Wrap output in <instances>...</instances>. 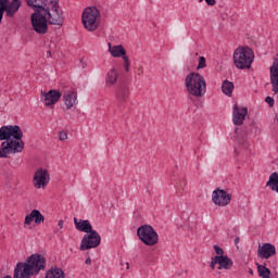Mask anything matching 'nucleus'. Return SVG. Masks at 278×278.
<instances>
[{
  "label": "nucleus",
  "instance_id": "obj_1",
  "mask_svg": "<svg viewBox=\"0 0 278 278\" xmlns=\"http://www.w3.org/2000/svg\"><path fill=\"white\" fill-rule=\"evenodd\" d=\"M28 8H33L35 12H41L50 25L64 24V15L60 11L58 0H26Z\"/></svg>",
  "mask_w": 278,
  "mask_h": 278
},
{
  "label": "nucleus",
  "instance_id": "obj_2",
  "mask_svg": "<svg viewBox=\"0 0 278 278\" xmlns=\"http://www.w3.org/2000/svg\"><path fill=\"white\" fill-rule=\"evenodd\" d=\"M47 260L40 254H33L26 263H17L14 269V278H31V275H38L45 270Z\"/></svg>",
  "mask_w": 278,
  "mask_h": 278
},
{
  "label": "nucleus",
  "instance_id": "obj_3",
  "mask_svg": "<svg viewBox=\"0 0 278 278\" xmlns=\"http://www.w3.org/2000/svg\"><path fill=\"white\" fill-rule=\"evenodd\" d=\"M185 88L191 97H195L198 99L205 97V92H207L205 77L197 72L189 73L185 77Z\"/></svg>",
  "mask_w": 278,
  "mask_h": 278
},
{
  "label": "nucleus",
  "instance_id": "obj_4",
  "mask_svg": "<svg viewBox=\"0 0 278 278\" xmlns=\"http://www.w3.org/2000/svg\"><path fill=\"white\" fill-rule=\"evenodd\" d=\"M81 23L87 31H97L101 25V10L97 7H87L83 11Z\"/></svg>",
  "mask_w": 278,
  "mask_h": 278
},
{
  "label": "nucleus",
  "instance_id": "obj_5",
  "mask_svg": "<svg viewBox=\"0 0 278 278\" xmlns=\"http://www.w3.org/2000/svg\"><path fill=\"white\" fill-rule=\"evenodd\" d=\"M255 60V53L249 47H239L233 52L235 66L241 71L251 68Z\"/></svg>",
  "mask_w": 278,
  "mask_h": 278
},
{
  "label": "nucleus",
  "instance_id": "obj_6",
  "mask_svg": "<svg viewBox=\"0 0 278 278\" xmlns=\"http://www.w3.org/2000/svg\"><path fill=\"white\" fill-rule=\"evenodd\" d=\"M23 149H25V141L23 139H7L0 146V157L23 153Z\"/></svg>",
  "mask_w": 278,
  "mask_h": 278
},
{
  "label": "nucleus",
  "instance_id": "obj_7",
  "mask_svg": "<svg viewBox=\"0 0 278 278\" xmlns=\"http://www.w3.org/2000/svg\"><path fill=\"white\" fill-rule=\"evenodd\" d=\"M137 236L147 247H155L160 240V236L155 228L151 225H142L137 229Z\"/></svg>",
  "mask_w": 278,
  "mask_h": 278
},
{
  "label": "nucleus",
  "instance_id": "obj_8",
  "mask_svg": "<svg viewBox=\"0 0 278 278\" xmlns=\"http://www.w3.org/2000/svg\"><path fill=\"white\" fill-rule=\"evenodd\" d=\"M22 5L21 0H0V23L3 21V14L8 18H14Z\"/></svg>",
  "mask_w": 278,
  "mask_h": 278
},
{
  "label": "nucleus",
  "instance_id": "obj_9",
  "mask_svg": "<svg viewBox=\"0 0 278 278\" xmlns=\"http://www.w3.org/2000/svg\"><path fill=\"white\" fill-rule=\"evenodd\" d=\"M51 181V174L46 168H37L33 176V186L37 190H45Z\"/></svg>",
  "mask_w": 278,
  "mask_h": 278
},
{
  "label": "nucleus",
  "instance_id": "obj_10",
  "mask_svg": "<svg viewBox=\"0 0 278 278\" xmlns=\"http://www.w3.org/2000/svg\"><path fill=\"white\" fill-rule=\"evenodd\" d=\"M101 244V235L97 230L87 232L80 241V251H90Z\"/></svg>",
  "mask_w": 278,
  "mask_h": 278
},
{
  "label": "nucleus",
  "instance_id": "obj_11",
  "mask_svg": "<svg viewBox=\"0 0 278 278\" xmlns=\"http://www.w3.org/2000/svg\"><path fill=\"white\" fill-rule=\"evenodd\" d=\"M23 139V129L18 125H8L0 128V140H21Z\"/></svg>",
  "mask_w": 278,
  "mask_h": 278
},
{
  "label": "nucleus",
  "instance_id": "obj_12",
  "mask_svg": "<svg viewBox=\"0 0 278 278\" xmlns=\"http://www.w3.org/2000/svg\"><path fill=\"white\" fill-rule=\"evenodd\" d=\"M30 21L37 34H47L49 26L47 24V15H45L42 11H37V13L31 14Z\"/></svg>",
  "mask_w": 278,
  "mask_h": 278
},
{
  "label": "nucleus",
  "instance_id": "obj_13",
  "mask_svg": "<svg viewBox=\"0 0 278 278\" xmlns=\"http://www.w3.org/2000/svg\"><path fill=\"white\" fill-rule=\"evenodd\" d=\"M212 201L217 207H227L231 203V195L226 190L217 188L212 192Z\"/></svg>",
  "mask_w": 278,
  "mask_h": 278
},
{
  "label": "nucleus",
  "instance_id": "obj_14",
  "mask_svg": "<svg viewBox=\"0 0 278 278\" xmlns=\"http://www.w3.org/2000/svg\"><path fill=\"white\" fill-rule=\"evenodd\" d=\"M109 53H111L112 58H122L123 59V66L125 71H129V56H127V50L123 45L112 46V43H108Z\"/></svg>",
  "mask_w": 278,
  "mask_h": 278
},
{
  "label": "nucleus",
  "instance_id": "obj_15",
  "mask_svg": "<svg viewBox=\"0 0 278 278\" xmlns=\"http://www.w3.org/2000/svg\"><path fill=\"white\" fill-rule=\"evenodd\" d=\"M249 114V109L245 106H238V103H235L232 106V123L240 127V125H244V119Z\"/></svg>",
  "mask_w": 278,
  "mask_h": 278
},
{
  "label": "nucleus",
  "instance_id": "obj_16",
  "mask_svg": "<svg viewBox=\"0 0 278 278\" xmlns=\"http://www.w3.org/2000/svg\"><path fill=\"white\" fill-rule=\"evenodd\" d=\"M41 103L46 105V108H51V105H55L58 101L62 98V93L58 90H50V91H41Z\"/></svg>",
  "mask_w": 278,
  "mask_h": 278
},
{
  "label": "nucleus",
  "instance_id": "obj_17",
  "mask_svg": "<svg viewBox=\"0 0 278 278\" xmlns=\"http://www.w3.org/2000/svg\"><path fill=\"white\" fill-rule=\"evenodd\" d=\"M274 255H277V248L273 243H263L258 247L257 256L261 260H270Z\"/></svg>",
  "mask_w": 278,
  "mask_h": 278
},
{
  "label": "nucleus",
  "instance_id": "obj_18",
  "mask_svg": "<svg viewBox=\"0 0 278 278\" xmlns=\"http://www.w3.org/2000/svg\"><path fill=\"white\" fill-rule=\"evenodd\" d=\"M63 101L66 110H73L79 101L77 100V90L70 89L63 94Z\"/></svg>",
  "mask_w": 278,
  "mask_h": 278
},
{
  "label": "nucleus",
  "instance_id": "obj_19",
  "mask_svg": "<svg viewBox=\"0 0 278 278\" xmlns=\"http://www.w3.org/2000/svg\"><path fill=\"white\" fill-rule=\"evenodd\" d=\"M34 222L36 225H40L41 223H45V216L38 210H33L30 214L25 216L24 225L27 227L31 225V223Z\"/></svg>",
  "mask_w": 278,
  "mask_h": 278
},
{
  "label": "nucleus",
  "instance_id": "obj_20",
  "mask_svg": "<svg viewBox=\"0 0 278 278\" xmlns=\"http://www.w3.org/2000/svg\"><path fill=\"white\" fill-rule=\"evenodd\" d=\"M74 225L77 231H81L83 233H89L93 230L92 224L88 219H77V217H74Z\"/></svg>",
  "mask_w": 278,
  "mask_h": 278
},
{
  "label": "nucleus",
  "instance_id": "obj_21",
  "mask_svg": "<svg viewBox=\"0 0 278 278\" xmlns=\"http://www.w3.org/2000/svg\"><path fill=\"white\" fill-rule=\"evenodd\" d=\"M218 265V270H231L233 267V261L229 256H215Z\"/></svg>",
  "mask_w": 278,
  "mask_h": 278
},
{
  "label": "nucleus",
  "instance_id": "obj_22",
  "mask_svg": "<svg viewBox=\"0 0 278 278\" xmlns=\"http://www.w3.org/2000/svg\"><path fill=\"white\" fill-rule=\"evenodd\" d=\"M115 99L121 103H125L129 99V86L121 85L116 90Z\"/></svg>",
  "mask_w": 278,
  "mask_h": 278
},
{
  "label": "nucleus",
  "instance_id": "obj_23",
  "mask_svg": "<svg viewBox=\"0 0 278 278\" xmlns=\"http://www.w3.org/2000/svg\"><path fill=\"white\" fill-rule=\"evenodd\" d=\"M46 278H66V274L60 267H52L46 271Z\"/></svg>",
  "mask_w": 278,
  "mask_h": 278
},
{
  "label": "nucleus",
  "instance_id": "obj_24",
  "mask_svg": "<svg viewBox=\"0 0 278 278\" xmlns=\"http://www.w3.org/2000/svg\"><path fill=\"white\" fill-rule=\"evenodd\" d=\"M266 187L271 190V192L278 193V174L274 172L269 175L268 181L266 182Z\"/></svg>",
  "mask_w": 278,
  "mask_h": 278
},
{
  "label": "nucleus",
  "instance_id": "obj_25",
  "mask_svg": "<svg viewBox=\"0 0 278 278\" xmlns=\"http://www.w3.org/2000/svg\"><path fill=\"white\" fill-rule=\"evenodd\" d=\"M116 81H118V72H116V71L108 72L106 77H105V86L108 88H112V86H114V84H116Z\"/></svg>",
  "mask_w": 278,
  "mask_h": 278
},
{
  "label": "nucleus",
  "instance_id": "obj_26",
  "mask_svg": "<svg viewBox=\"0 0 278 278\" xmlns=\"http://www.w3.org/2000/svg\"><path fill=\"white\" fill-rule=\"evenodd\" d=\"M233 83L229 80H224L222 84V92L226 94V97H231L233 94Z\"/></svg>",
  "mask_w": 278,
  "mask_h": 278
},
{
  "label": "nucleus",
  "instance_id": "obj_27",
  "mask_svg": "<svg viewBox=\"0 0 278 278\" xmlns=\"http://www.w3.org/2000/svg\"><path fill=\"white\" fill-rule=\"evenodd\" d=\"M270 84L273 86L271 92L278 94V71H270Z\"/></svg>",
  "mask_w": 278,
  "mask_h": 278
},
{
  "label": "nucleus",
  "instance_id": "obj_28",
  "mask_svg": "<svg viewBox=\"0 0 278 278\" xmlns=\"http://www.w3.org/2000/svg\"><path fill=\"white\" fill-rule=\"evenodd\" d=\"M257 273H258V276L262 278H270V269H268L264 265L257 266Z\"/></svg>",
  "mask_w": 278,
  "mask_h": 278
},
{
  "label": "nucleus",
  "instance_id": "obj_29",
  "mask_svg": "<svg viewBox=\"0 0 278 278\" xmlns=\"http://www.w3.org/2000/svg\"><path fill=\"white\" fill-rule=\"evenodd\" d=\"M213 249H214V251H215V253H216V256H215V257H225V251L222 250L220 247L214 245Z\"/></svg>",
  "mask_w": 278,
  "mask_h": 278
},
{
  "label": "nucleus",
  "instance_id": "obj_30",
  "mask_svg": "<svg viewBox=\"0 0 278 278\" xmlns=\"http://www.w3.org/2000/svg\"><path fill=\"white\" fill-rule=\"evenodd\" d=\"M206 66H207V64H206L205 58L200 56L199 58V63H198V70L205 68Z\"/></svg>",
  "mask_w": 278,
  "mask_h": 278
},
{
  "label": "nucleus",
  "instance_id": "obj_31",
  "mask_svg": "<svg viewBox=\"0 0 278 278\" xmlns=\"http://www.w3.org/2000/svg\"><path fill=\"white\" fill-rule=\"evenodd\" d=\"M59 140H61V142H64V140H68V134H66V131L64 130L59 131Z\"/></svg>",
  "mask_w": 278,
  "mask_h": 278
},
{
  "label": "nucleus",
  "instance_id": "obj_32",
  "mask_svg": "<svg viewBox=\"0 0 278 278\" xmlns=\"http://www.w3.org/2000/svg\"><path fill=\"white\" fill-rule=\"evenodd\" d=\"M265 102L269 105V108L275 105V99L273 97H266Z\"/></svg>",
  "mask_w": 278,
  "mask_h": 278
},
{
  "label": "nucleus",
  "instance_id": "obj_33",
  "mask_svg": "<svg viewBox=\"0 0 278 278\" xmlns=\"http://www.w3.org/2000/svg\"><path fill=\"white\" fill-rule=\"evenodd\" d=\"M269 71H278V58H274V62H273Z\"/></svg>",
  "mask_w": 278,
  "mask_h": 278
},
{
  "label": "nucleus",
  "instance_id": "obj_34",
  "mask_svg": "<svg viewBox=\"0 0 278 278\" xmlns=\"http://www.w3.org/2000/svg\"><path fill=\"white\" fill-rule=\"evenodd\" d=\"M216 264H218V261H216V256L211 258V268L212 270H214V268H216Z\"/></svg>",
  "mask_w": 278,
  "mask_h": 278
},
{
  "label": "nucleus",
  "instance_id": "obj_35",
  "mask_svg": "<svg viewBox=\"0 0 278 278\" xmlns=\"http://www.w3.org/2000/svg\"><path fill=\"white\" fill-rule=\"evenodd\" d=\"M207 5H216V0H205Z\"/></svg>",
  "mask_w": 278,
  "mask_h": 278
},
{
  "label": "nucleus",
  "instance_id": "obj_36",
  "mask_svg": "<svg viewBox=\"0 0 278 278\" xmlns=\"http://www.w3.org/2000/svg\"><path fill=\"white\" fill-rule=\"evenodd\" d=\"M85 264H87V266H90V264H92V258L87 257Z\"/></svg>",
  "mask_w": 278,
  "mask_h": 278
},
{
  "label": "nucleus",
  "instance_id": "obj_37",
  "mask_svg": "<svg viewBox=\"0 0 278 278\" xmlns=\"http://www.w3.org/2000/svg\"><path fill=\"white\" fill-rule=\"evenodd\" d=\"M59 227H60V229H62L64 227V220H62V219L59 220Z\"/></svg>",
  "mask_w": 278,
  "mask_h": 278
},
{
  "label": "nucleus",
  "instance_id": "obj_38",
  "mask_svg": "<svg viewBox=\"0 0 278 278\" xmlns=\"http://www.w3.org/2000/svg\"><path fill=\"white\" fill-rule=\"evenodd\" d=\"M46 55L47 58H51V51H48Z\"/></svg>",
  "mask_w": 278,
  "mask_h": 278
},
{
  "label": "nucleus",
  "instance_id": "obj_39",
  "mask_svg": "<svg viewBox=\"0 0 278 278\" xmlns=\"http://www.w3.org/2000/svg\"><path fill=\"white\" fill-rule=\"evenodd\" d=\"M126 268H127V270H129V264L128 263H126Z\"/></svg>",
  "mask_w": 278,
  "mask_h": 278
},
{
  "label": "nucleus",
  "instance_id": "obj_40",
  "mask_svg": "<svg viewBox=\"0 0 278 278\" xmlns=\"http://www.w3.org/2000/svg\"><path fill=\"white\" fill-rule=\"evenodd\" d=\"M203 0H199V3H201Z\"/></svg>",
  "mask_w": 278,
  "mask_h": 278
},
{
  "label": "nucleus",
  "instance_id": "obj_41",
  "mask_svg": "<svg viewBox=\"0 0 278 278\" xmlns=\"http://www.w3.org/2000/svg\"><path fill=\"white\" fill-rule=\"evenodd\" d=\"M236 242H238V239H236Z\"/></svg>",
  "mask_w": 278,
  "mask_h": 278
}]
</instances>
